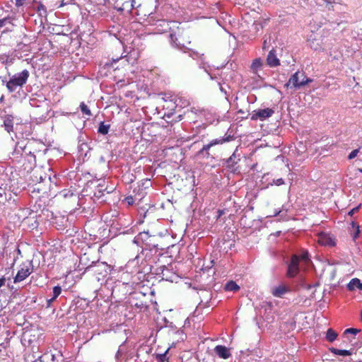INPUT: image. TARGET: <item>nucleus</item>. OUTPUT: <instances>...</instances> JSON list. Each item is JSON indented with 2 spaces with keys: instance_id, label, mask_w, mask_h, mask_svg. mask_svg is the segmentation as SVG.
<instances>
[{
  "instance_id": "nucleus-24",
  "label": "nucleus",
  "mask_w": 362,
  "mask_h": 362,
  "mask_svg": "<svg viewBox=\"0 0 362 362\" xmlns=\"http://www.w3.org/2000/svg\"><path fill=\"white\" fill-rule=\"evenodd\" d=\"M80 109L83 114L87 116H91L92 114L90 109L83 102L81 103Z\"/></svg>"
},
{
  "instance_id": "nucleus-47",
  "label": "nucleus",
  "mask_w": 362,
  "mask_h": 362,
  "mask_svg": "<svg viewBox=\"0 0 362 362\" xmlns=\"http://www.w3.org/2000/svg\"><path fill=\"white\" fill-rule=\"evenodd\" d=\"M112 60H113L114 62H117L119 60V59H113Z\"/></svg>"
},
{
  "instance_id": "nucleus-17",
  "label": "nucleus",
  "mask_w": 362,
  "mask_h": 362,
  "mask_svg": "<svg viewBox=\"0 0 362 362\" xmlns=\"http://www.w3.org/2000/svg\"><path fill=\"white\" fill-rule=\"evenodd\" d=\"M329 351L331 353L339 356H350L352 354V351L351 350H342L334 347L330 348Z\"/></svg>"
},
{
  "instance_id": "nucleus-20",
  "label": "nucleus",
  "mask_w": 362,
  "mask_h": 362,
  "mask_svg": "<svg viewBox=\"0 0 362 362\" xmlns=\"http://www.w3.org/2000/svg\"><path fill=\"white\" fill-rule=\"evenodd\" d=\"M240 289L239 286L233 281L228 282L225 286V290L228 291H237Z\"/></svg>"
},
{
  "instance_id": "nucleus-14",
  "label": "nucleus",
  "mask_w": 362,
  "mask_h": 362,
  "mask_svg": "<svg viewBox=\"0 0 362 362\" xmlns=\"http://www.w3.org/2000/svg\"><path fill=\"white\" fill-rule=\"evenodd\" d=\"M347 288L349 291H354L356 288L362 291V282L357 278L353 279L347 284Z\"/></svg>"
},
{
  "instance_id": "nucleus-18",
  "label": "nucleus",
  "mask_w": 362,
  "mask_h": 362,
  "mask_svg": "<svg viewBox=\"0 0 362 362\" xmlns=\"http://www.w3.org/2000/svg\"><path fill=\"white\" fill-rule=\"evenodd\" d=\"M189 52V56L192 57L194 59H201L202 61L204 60V54H200L197 51H194L192 49H190L187 47L186 49V52Z\"/></svg>"
},
{
  "instance_id": "nucleus-42",
  "label": "nucleus",
  "mask_w": 362,
  "mask_h": 362,
  "mask_svg": "<svg viewBox=\"0 0 362 362\" xmlns=\"http://www.w3.org/2000/svg\"><path fill=\"white\" fill-rule=\"evenodd\" d=\"M6 283V278L1 277L0 278V288L5 285Z\"/></svg>"
},
{
  "instance_id": "nucleus-19",
  "label": "nucleus",
  "mask_w": 362,
  "mask_h": 362,
  "mask_svg": "<svg viewBox=\"0 0 362 362\" xmlns=\"http://www.w3.org/2000/svg\"><path fill=\"white\" fill-rule=\"evenodd\" d=\"M262 66V60H261V59L257 58V59H255L252 62L250 68L254 73H256L259 69H261Z\"/></svg>"
},
{
  "instance_id": "nucleus-45",
  "label": "nucleus",
  "mask_w": 362,
  "mask_h": 362,
  "mask_svg": "<svg viewBox=\"0 0 362 362\" xmlns=\"http://www.w3.org/2000/svg\"><path fill=\"white\" fill-rule=\"evenodd\" d=\"M327 4H333L334 3V0H324Z\"/></svg>"
},
{
  "instance_id": "nucleus-48",
  "label": "nucleus",
  "mask_w": 362,
  "mask_h": 362,
  "mask_svg": "<svg viewBox=\"0 0 362 362\" xmlns=\"http://www.w3.org/2000/svg\"><path fill=\"white\" fill-rule=\"evenodd\" d=\"M3 100H4V95H2L1 98H0L1 101H3Z\"/></svg>"
},
{
  "instance_id": "nucleus-7",
  "label": "nucleus",
  "mask_w": 362,
  "mask_h": 362,
  "mask_svg": "<svg viewBox=\"0 0 362 362\" xmlns=\"http://www.w3.org/2000/svg\"><path fill=\"white\" fill-rule=\"evenodd\" d=\"M1 119L3 121L2 127H4V129L10 134L13 132V124H14V117L10 114H6L1 116Z\"/></svg>"
},
{
  "instance_id": "nucleus-6",
  "label": "nucleus",
  "mask_w": 362,
  "mask_h": 362,
  "mask_svg": "<svg viewBox=\"0 0 362 362\" xmlns=\"http://www.w3.org/2000/svg\"><path fill=\"white\" fill-rule=\"evenodd\" d=\"M232 136H223L211 140L209 144L204 145L200 152H208V151L215 145H221L226 142H228L233 140ZM209 154V153H207Z\"/></svg>"
},
{
  "instance_id": "nucleus-15",
  "label": "nucleus",
  "mask_w": 362,
  "mask_h": 362,
  "mask_svg": "<svg viewBox=\"0 0 362 362\" xmlns=\"http://www.w3.org/2000/svg\"><path fill=\"white\" fill-rule=\"evenodd\" d=\"M351 227L349 228V230L352 235L354 240L358 238L360 234V227L359 225L354 221L351 223Z\"/></svg>"
},
{
  "instance_id": "nucleus-26",
  "label": "nucleus",
  "mask_w": 362,
  "mask_h": 362,
  "mask_svg": "<svg viewBox=\"0 0 362 362\" xmlns=\"http://www.w3.org/2000/svg\"><path fill=\"white\" fill-rule=\"evenodd\" d=\"M34 1L35 0H16V6L18 7L27 4L31 6Z\"/></svg>"
},
{
  "instance_id": "nucleus-3",
  "label": "nucleus",
  "mask_w": 362,
  "mask_h": 362,
  "mask_svg": "<svg viewBox=\"0 0 362 362\" xmlns=\"http://www.w3.org/2000/svg\"><path fill=\"white\" fill-rule=\"evenodd\" d=\"M300 71H297L295 74H293L285 86L288 87L291 85L292 87H293L296 89H298L313 81V79L311 78H306L305 81H300Z\"/></svg>"
},
{
  "instance_id": "nucleus-35",
  "label": "nucleus",
  "mask_w": 362,
  "mask_h": 362,
  "mask_svg": "<svg viewBox=\"0 0 362 362\" xmlns=\"http://www.w3.org/2000/svg\"><path fill=\"white\" fill-rule=\"evenodd\" d=\"M106 267V264H105V263L98 262L95 263V265H94V266L90 265V266L88 267H87V269H88V270H90V269H93V267Z\"/></svg>"
},
{
  "instance_id": "nucleus-30",
  "label": "nucleus",
  "mask_w": 362,
  "mask_h": 362,
  "mask_svg": "<svg viewBox=\"0 0 362 362\" xmlns=\"http://www.w3.org/2000/svg\"><path fill=\"white\" fill-rule=\"evenodd\" d=\"M62 288L59 286H56L53 288V298L56 299L61 293Z\"/></svg>"
},
{
  "instance_id": "nucleus-12",
  "label": "nucleus",
  "mask_w": 362,
  "mask_h": 362,
  "mask_svg": "<svg viewBox=\"0 0 362 362\" xmlns=\"http://www.w3.org/2000/svg\"><path fill=\"white\" fill-rule=\"evenodd\" d=\"M214 351L217 356H218L221 358H228L231 354L230 353L229 349L222 345H218L214 348Z\"/></svg>"
},
{
  "instance_id": "nucleus-37",
  "label": "nucleus",
  "mask_w": 362,
  "mask_h": 362,
  "mask_svg": "<svg viewBox=\"0 0 362 362\" xmlns=\"http://www.w3.org/2000/svg\"><path fill=\"white\" fill-rule=\"evenodd\" d=\"M125 201L127 202V203L128 204V205H132L134 204V199L132 197H126L125 199Z\"/></svg>"
},
{
  "instance_id": "nucleus-36",
  "label": "nucleus",
  "mask_w": 362,
  "mask_h": 362,
  "mask_svg": "<svg viewBox=\"0 0 362 362\" xmlns=\"http://www.w3.org/2000/svg\"><path fill=\"white\" fill-rule=\"evenodd\" d=\"M253 25L255 27V30H256L257 31H258L259 29H262L263 28V26H262L261 23L255 22L253 24Z\"/></svg>"
},
{
  "instance_id": "nucleus-8",
  "label": "nucleus",
  "mask_w": 362,
  "mask_h": 362,
  "mask_svg": "<svg viewBox=\"0 0 362 362\" xmlns=\"http://www.w3.org/2000/svg\"><path fill=\"white\" fill-rule=\"evenodd\" d=\"M33 272V269L30 268V267L26 266L22 267L20 270H18L17 274L13 279V282L15 284L21 282L25 280L30 274Z\"/></svg>"
},
{
  "instance_id": "nucleus-31",
  "label": "nucleus",
  "mask_w": 362,
  "mask_h": 362,
  "mask_svg": "<svg viewBox=\"0 0 362 362\" xmlns=\"http://www.w3.org/2000/svg\"><path fill=\"white\" fill-rule=\"evenodd\" d=\"M360 332H361V330L358 329H356V328H348V329H345L344 334H351L356 335V334L359 333Z\"/></svg>"
},
{
  "instance_id": "nucleus-44",
  "label": "nucleus",
  "mask_w": 362,
  "mask_h": 362,
  "mask_svg": "<svg viewBox=\"0 0 362 362\" xmlns=\"http://www.w3.org/2000/svg\"><path fill=\"white\" fill-rule=\"evenodd\" d=\"M54 300H55V299H54L53 297L52 298L47 300V306L49 307L51 305V304L52 303V302H54Z\"/></svg>"
},
{
  "instance_id": "nucleus-38",
  "label": "nucleus",
  "mask_w": 362,
  "mask_h": 362,
  "mask_svg": "<svg viewBox=\"0 0 362 362\" xmlns=\"http://www.w3.org/2000/svg\"><path fill=\"white\" fill-rule=\"evenodd\" d=\"M218 85L219 86V88H220V90L222 92V93H224L225 94H226V90L223 87L222 84H221V81H218Z\"/></svg>"
},
{
  "instance_id": "nucleus-32",
  "label": "nucleus",
  "mask_w": 362,
  "mask_h": 362,
  "mask_svg": "<svg viewBox=\"0 0 362 362\" xmlns=\"http://www.w3.org/2000/svg\"><path fill=\"white\" fill-rule=\"evenodd\" d=\"M107 1H108V4L112 5L115 9H117L118 8L117 4H121V3L123 2V0H107Z\"/></svg>"
},
{
  "instance_id": "nucleus-34",
  "label": "nucleus",
  "mask_w": 362,
  "mask_h": 362,
  "mask_svg": "<svg viewBox=\"0 0 362 362\" xmlns=\"http://www.w3.org/2000/svg\"><path fill=\"white\" fill-rule=\"evenodd\" d=\"M361 206V204H359L356 207L353 208L351 210H350L348 213V215L350 216H352L355 213L358 212Z\"/></svg>"
},
{
  "instance_id": "nucleus-23",
  "label": "nucleus",
  "mask_w": 362,
  "mask_h": 362,
  "mask_svg": "<svg viewBox=\"0 0 362 362\" xmlns=\"http://www.w3.org/2000/svg\"><path fill=\"white\" fill-rule=\"evenodd\" d=\"M148 237H149L148 232L140 233L137 236L134 238V242L138 244L140 240H146Z\"/></svg>"
},
{
  "instance_id": "nucleus-40",
  "label": "nucleus",
  "mask_w": 362,
  "mask_h": 362,
  "mask_svg": "<svg viewBox=\"0 0 362 362\" xmlns=\"http://www.w3.org/2000/svg\"><path fill=\"white\" fill-rule=\"evenodd\" d=\"M300 81H305L306 78H308V77H306L304 72H300Z\"/></svg>"
},
{
  "instance_id": "nucleus-4",
  "label": "nucleus",
  "mask_w": 362,
  "mask_h": 362,
  "mask_svg": "<svg viewBox=\"0 0 362 362\" xmlns=\"http://www.w3.org/2000/svg\"><path fill=\"white\" fill-rule=\"evenodd\" d=\"M299 272V257L297 255H292L291 262L288 265L286 276L288 278H293Z\"/></svg>"
},
{
  "instance_id": "nucleus-16",
  "label": "nucleus",
  "mask_w": 362,
  "mask_h": 362,
  "mask_svg": "<svg viewBox=\"0 0 362 362\" xmlns=\"http://www.w3.org/2000/svg\"><path fill=\"white\" fill-rule=\"evenodd\" d=\"M338 334L332 328L327 329L325 339L329 342H333L337 339Z\"/></svg>"
},
{
  "instance_id": "nucleus-21",
  "label": "nucleus",
  "mask_w": 362,
  "mask_h": 362,
  "mask_svg": "<svg viewBox=\"0 0 362 362\" xmlns=\"http://www.w3.org/2000/svg\"><path fill=\"white\" fill-rule=\"evenodd\" d=\"M240 159L237 158L235 153H233L226 161L228 167H233Z\"/></svg>"
},
{
  "instance_id": "nucleus-2",
  "label": "nucleus",
  "mask_w": 362,
  "mask_h": 362,
  "mask_svg": "<svg viewBox=\"0 0 362 362\" xmlns=\"http://www.w3.org/2000/svg\"><path fill=\"white\" fill-rule=\"evenodd\" d=\"M29 76V71L27 69H24L21 72L11 76L8 81L2 80V83L6 84L9 93H13L18 87H22L27 83Z\"/></svg>"
},
{
  "instance_id": "nucleus-1",
  "label": "nucleus",
  "mask_w": 362,
  "mask_h": 362,
  "mask_svg": "<svg viewBox=\"0 0 362 362\" xmlns=\"http://www.w3.org/2000/svg\"><path fill=\"white\" fill-rule=\"evenodd\" d=\"M170 44L177 49L186 52L187 49V45L191 43L189 32L183 28L177 27L175 30L170 33Z\"/></svg>"
},
{
  "instance_id": "nucleus-29",
  "label": "nucleus",
  "mask_w": 362,
  "mask_h": 362,
  "mask_svg": "<svg viewBox=\"0 0 362 362\" xmlns=\"http://www.w3.org/2000/svg\"><path fill=\"white\" fill-rule=\"evenodd\" d=\"M202 68L205 70V71L210 76V78L211 80H217L218 79V77L216 74H211V72H209V71L208 70V66H206V64L202 62Z\"/></svg>"
},
{
  "instance_id": "nucleus-50",
  "label": "nucleus",
  "mask_w": 362,
  "mask_h": 362,
  "mask_svg": "<svg viewBox=\"0 0 362 362\" xmlns=\"http://www.w3.org/2000/svg\"><path fill=\"white\" fill-rule=\"evenodd\" d=\"M29 265H30V266H32V262H30L29 263Z\"/></svg>"
},
{
  "instance_id": "nucleus-10",
  "label": "nucleus",
  "mask_w": 362,
  "mask_h": 362,
  "mask_svg": "<svg viewBox=\"0 0 362 362\" xmlns=\"http://www.w3.org/2000/svg\"><path fill=\"white\" fill-rule=\"evenodd\" d=\"M291 291V288L285 284H280L277 286L272 288V293L274 296L277 298H281L284 294Z\"/></svg>"
},
{
  "instance_id": "nucleus-11",
  "label": "nucleus",
  "mask_w": 362,
  "mask_h": 362,
  "mask_svg": "<svg viewBox=\"0 0 362 362\" xmlns=\"http://www.w3.org/2000/svg\"><path fill=\"white\" fill-rule=\"evenodd\" d=\"M267 63L271 67H276L280 65V61L276 57V50L274 49L269 51L267 57Z\"/></svg>"
},
{
  "instance_id": "nucleus-22",
  "label": "nucleus",
  "mask_w": 362,
  "mask_h": 362,
  "mask_svg": "<svg viewBox=\"0 0 362 362\" xmlns=\"http://www.w3.org/2000/svg\"><path fill=\"white\" fill-rule=\"evenodd\" d=\"M110 129L109 124H105L104 122H100L99 127H98V133L105 135L108 133Z\"/></svg>"
},
{
  "instance_id": "nucleus-33",
  "label": "nucleus",
  "mask_w": 362,
  "mask_h": 362,
  "mask_svg": "<svg viewBox=\"0 0 362 362\" xmlns=\"http://www.w3.org/2000/svg\"><path fill=\"white\" fill-rule=\"evenodd\" d=\"M360 148L354 149L352 151L349 155L348 156V158L349 160H351L357 156L358 153H359Z\"/></svg>"
},
{
  "instance_id": "nucleus-27",
  "label": "nucleus",
  "mask_w": 362,
  "mask_h": 362,
  "mask_svg": "<svg viewBox=\"0 0 362 362\" xmlns=\"http://www.w3.org/2000/svg\"><path fill=\"white\" fill-rule=\"evenodd\" d=\"M299 257V262L303 261L307 262L309 260L308 251H303L300 255H297Z\"/></svg>"
},
{
  "instance_id": "nucleus-46",
  "label": "nucleus",
  "mask_w": 362,
  "mask_h": 362,
  "mask_svg": "<svg viewBox=\"0 0 362 362\" xmlns=\"http://www.w3.org/2000/svg\"><path fill=\"white\" fill-rule=\"evenodd\" d=\"M130 3H132V4H135L136 1L135 0H130Z\"/></svg>"
},
{
  "instance_id": "nucleus-43",
  "label": "nucleus",
  "mask_w": 362,
  "mask_h": 362,
  "mask_svg": "<svg viewBox=\"0 0 362 362\" xmlns=\"http://www.w3.org/2000/svg\"><path fill=\"white\" fill-rule=\"evenodd\" d=\"M7 21L6 18H4L3 19H0V28L3 27L5 25L6 21Z\"/></svg>"
},
{
  "instance_id": "nucleus-9",
  "label": "nucleus",
  "mask_w": 362,
  "mask_h": 362,
  "mask_svg": "<svg viewBox=\"0 0 362 362\" xmlns=\"http://www.w3.org/2000/svg\"><path fill=\"white\" fill-rule=\"evenodd\" d=\"M318 242L322 245L334 246V240L330 234L322 232L318 235Z\"/></svg>"
},
{
  "instance_id": "nucleus-39",
  "label": "nucleus",
  "mask_w": 362,
  "mask_h": 362,
  "mask_svg": "<svg viewBox=\"0 0 362 362\" xmlns=\"http://www.w3.org/2000/svg\"><path fill=\"white\" fill-rule=\"evenodd\" d=\"M42 10L46 11V8L42 4H40L37 6V11H40Z\"/></svg>"
},
{
  "instance_id": "nucleus-49",
  "label": "nucleus",
  "mask_w": 362,
  "mask_h": 362,
  "mask_svg": "<svg viewBox=\"0 0 362 362\" xmlns=\"http://www.w3.org/2000/svg\"><path fill=\"white\" fill-rule=\"evenodd\" d=\"M359 172L362 173V168L358 169Z\"/></svg>"
},
{
  "instance_id": "nucleus-5",
  "label": "nucleus",
  "mask_w": 362,
  "mask_h": 362,
  "mask_svg": "<svg viewBox=\"0 0 362 362\" xmlns=\"http://www.w3.org/2000/svg\"><path fill=\"white\" fill-rule=\"evenodd\" d=\"M274 113V111L271 108L259 109L253 111L251 119L252 120L259 119L263 121L267 118L272 117Z\"/></svg>"
},
{
  "instance_id": "nucleus-28",
  "label": "nucleus",
  "mask_w": 362,
  "mask_h": 362,
  "mask_svg": "<svg viewBox=\"0 0 362 362\" xmlns=\"http://www.w3.org/2000/svg\"><path fill=\"white\" fill-rule=\"evenodd\" d=\"M168 350L169 349H168L164 354H158L156 356L158 362H164L165 361H168L167 353L168 352Z\"/></svg>"
},
{
  "instance_id": "nucleus-41",
  "label": "nucleus",
  "mask_w": 362,
  "mask_h": 362,
  "mask_svg": "<svg viewBox=\"0 0 362 362\" xmlns=\"http://www.w3.org/2000/svg\"><path fill=\"white\" fill-rule=\"evenodd\" d=\"M158 269L161 272L163 276H165L164 271L167 270V268L165 267V266H161Z\"/></svg>"
},
{
  "instance_id": "nucleus-25",
  "label": "nucleus",
  "mask_w": 362,
  "mask_h": 362,
  "mask_svg": "<svg viewBox=\"0 0 362 362\" xmlns=\"http://www.w3.org/2000/svg\"><path fill=\"white\" fill-rule=\"evenodd\" d=\"M285 183L284 180L282 178H278V179H273L272 181L269 183H268L267 187H268L269 185H276V186H281Z\"/></svg>"
},
{
  "instance_id": "nucleus-13",
  "label": "nucleus",
  "mask_w": 362,
  "mask_h": 362,
  "mask_svg": "<svg viewBox=\"0 0 362 362\" xmlns=\"http://www.w3.org/2000/svg\"><path fill=\"white\" fill-rule=\"evenodd\" d=\"M117 11L127 12L131 11L134 8V5L130 3V0H123L121 4H117Z\"/></svg>"
}]
</instances>
